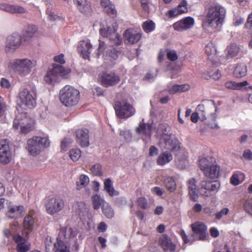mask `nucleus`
Returning a JSON list of instances; mask_svg holds the SVG:
<instances>
[{"label":"nucleus","mask_w":252,"mask_h":252,"mask_svg":"<svg viewBox=\"0 0 252 252\" xmlns=\"http://www.w3.org/2000/svg\"><path fill=\"white\" fill-rule=\"evenodd\" d=\"M226 11L219 4L210 6L206 16V22L212 27L221 26L225 17Z\"/></svg>","instance_id":"1"},{"label":"nucleus","mask_w":252,"mask_h":252,"mask_svg":"<svg viewBox=\"0 0 252 252\" xmlns=\"http://www.w3.org/2000/svg\"><path fill=\"white\" fill-rule=\"evenodd\" d=\"M59 97L63 105L66 107L74 106L80 100V92L74 87L66 85L60 91Z\"/></svg>","instance_id":"2"},{"label":"nucleus","mask_w":252,"mask_h":252,"mask_svg":"<svg viewBox=\"0 0 252 252\" xmlns=\"http://www.w3.org/2000/svg\"><path fill=\"white\" fill-rule=\"evenodd\" d=\"M199 165L201 170L206 177L210 179L218 178L220 167L217 164L214 158H203L199 159Z\"/></svg>","instance_id":"3"},{"label":"nucleus","mask_w":252,"mask_h":252,"mask_svg":"<svg viewBox=\"0 0 252 252\" xmlns=\"http://www.w3.org/2000/svg\"><path fill=\"white\" fill-rule=\"evenodd\" d=\"M70 72V69L69 68L54 63L52 68L47 71L44 77V80L47 83L53 84L59 82L61 78H67Z\"/></svg>","instance_id":"4"},{"label":"nucleus","mask_w":252,"mask_h":252,"mask_svg":"<svg viewBox=\"0 0 252 252\" xmlns=\"http://www.w3.org/2000/svg\"><path fill=\"white\" fill-rule=\"evenodd\" d=\"M50 145V141L48 138L34 136L27 141V149L29 153L35 156L38 155L41 150Z\"/></svg>","instance_id":"5"},{"label":"nucleus","mask_w":252,"mask_h":252,"mask_svg":"<svg viewBox=\"0 0 252 252\" xmlns=\"http://www.w3.org/2000/svg\"><path fill=\"white\" fill-rule=\"evenodd\" d=\"M32 61L28 59H14L10 61L8 67L21 76L29 74L32 67Z\"/></svg>","instance_id":"6"},{"label":"nucleus","mask_w":252,"mask_h":252,"mask_svg":"<svg viewBox=\"0 0 252 252\" xmlns=\"http://www.w3.org/2000/svg\"><path fill=\"white\" fill-rule=\"evenodd\" d=\"M191 227L194 234L189 238L187 235L184 230H181L180 232V234L185 243L191 244L194 241L195 239L193 238L194 235H198L199 239L201 240H203L205 238L207 227L204 224L198 221L191 224Z\"/></svg>","instance_id":"7"},{"label":"nucleus","mask_w":252,"mask_h":252,"mask_svg":"<svg viewBox=\"0 0 252 252\" xmlns=\"http://www.w3.org/2000/svg\"><path fill=\"white\" fill-rule=\"evenodd\" d=\"M116 116L120 119L128 118L135 112V109L127 101H116L114 106Z\"/></svg>","instance_id":"8"},{"label":"nucleus","mask_w":252,"mask_h":252,"mask_svg":"<svg viewBox=\"0 0 252 252\" xmlns=\"http://www.w3.org/2000/svg\"><path fill=\"white\" fill-rule=\"evenodd\" d=\"M33 120L23 114L20 116H17L13 121V128L18 129L21 128V133L27 134L33 129Z\"/></svg>","instance_id":"9"},{"label":"nucleus","mask_w":252,"mask_h":252,"mask_svg":"<svg viewBox=\"0 0 252 252\" xmlns=\"http://www.w3.org/2000/svg\"><path fill=\"white\" fill-rule=\"evenodd\" d=\"M19 98L22 105L29 109L34 108L36 104V94L33 90L32 92L24 89L19 93Z\"/></svg>","instance_id":"10"},{"label":"nucleus","mask_w":252,"mask_h":252,"mask_svg":"<svg viewBox=\"0 0 252 252\" xmlns=\"http://www.w3.org/2000/svg\"><path fill=\"white\" fill-rule=\"evenodd\" d=\"M220 184L217 181H203L199 189V193L204 196H210L217 192Z\"/></svg>","instance_id":"11"},{"label":"nucleus","mask_w":252,"mask_h":252,"mask_svg":"<svg viewBox=\"0 0 252 252\" xmlns=\"http://www.w3.org/2000/svg\"><path fill=\"white\" fill-rule=\"evenodd\" d=\"M12 158V153L10 150L7 140H2L0 142V162L3 164L9 163Z\"/></svg>","instance_id":"12"},{"label":"nucleus","mask_w":252,"mask_h":252,"mask_svg":"<svg viewBox=\"0 0 252 252\" xmlns=\"http://www.w3.org/2000/svg\"><path fill=\"white\" fill-rule=\"evenodd\" d=\"M100 80L103 86L108 87L119 83L120 81V77L114 72H105L101 74Z\"/></svg>","instance_id":"13"},{"label":"nucleus","mask_w":252,"mask_h":252,"mask_svg":"<svg viewBox=\"0 0 252 252\" xmlns=\"http://www.w3.org/2000/svg\"><path fill=\"white\" fill-rule=\"evenodd\" d=\"M22 36L17 32L9 35L6 39L5 51L11 52L17 49L22 42Z\"/></svg>","instance_id":"14"},{"label":"nucleus","mask_w":252,"mask_h":252,"mask_svg":"<svg viewBox=\"0 0 252 252\" xmlns=\"http://www.w3.org/2000/svg\"><path fill=\"white\" fill-rule=\"evenodd\" d=\"M194 19L190 16L183 18L173 25V27L175 31L182 32L188 30L194 25Z\"/></svg>","instance_id":"15"},{"label":"nucleus","mask_w":252,"mask_h":252,"mask_svg":"<svg viewBox=\"0 0 252 252\" xmlns=\"http://www.w3.org/2000/svg\"><path fill=\"white\" fill-rule=\"evenodd\" d=\"M89 131L87 128H78L75 131L76 141L82 147H88L89 142Z\"/></svg>","instance_id":"16"},{"label":"nucleus","mask_w":252,"mask_h":252,"mask_svg":"<svg viewBox=\"0 0 252 252\" xmlns=\"http://www.w3.org/2000/svg\"><path fill=\"white\" fill-rule=\"evenodd\" d=\"M92 45L89 39L80 41L77 47V50L82 57L85 60L90 59V54Z\"/></svg>","instance_id":"17"},{"label":"nucleus","mask_w":252,"mask_h":252,"mask_svg":"<svg viewBox=\"0 0 252 252\" xmlns=\"http://www.w3.org/2000/svg\"><path fill=\"white\" fill-rule=\"evenodd\" d=\"M142 34L140 32H136L133 29L126 30L124 33L125 40L128 43L133 44L138 42L141 39Z\"/></svg>","instance_id":"18"},{"label":"nucleus","mask_w":252,"mask_h":252,"mask_svg":"<svg viewBox=\"0 0 252 252\" xmlns=\"http://www.w3.org/2000/svg\"><path fill=\"white\" fill-rule=\"evenodd\" d=\"M187 2L186 0H183L178 6L171 10H168L166 13V15L169 18H175L178 15L187 12Z\"/></svg>","instance_id":"19"},{"label":"nucleus","mask_w":252,"mask_h":252,"mask_svg":"<svg viewBox=\"0 0 252 252\" xmlns=\"http://www.w3.org/2000/svg\"><path fill=\"white\" fill-rule=\"evenodd\" d=\"M212 103L211 104H208L206 106L204 104H199L196 108L197 113L200 115V117H202V120L203 121L206 119L207 117L212 114L209 110L210 109H214L215 111H216L217 107H216L214 101H212Z\"/></svg>","instance_id":"20"},{"label":"nucleus","mask_w":252,"mask_h":252,"mask_svg":"<svg viewBox=\"0 0 252 252\" xmlns=\"http://www.w3.org/2000/svg\"><path fill=\"white\" fill-rule=\"evenodd\" d=\"M160 141L164 143L165 148L171 152L178 151L181 148V143L176 138H171V136L168 137L165 136V137Z\"/></svg>","instance_id":"21"},{"label":"nucleus","mask_w":252,"mask_h":252,"mask_svg":"<svg viewBox=\"0 0 252 252\" xmlns=\"http://www.w3.org/2000/svg\"><path fill=\"white\" fill-rule=\"evenodd\" d=\"M13 239L17 244L16 249L18 252H28L30 249V245L25 238L19 235L13 236Z\"/></svg>","instance_id":"22"},{"label":"nucleus","mask_w":252,"mask_h":252,"mask_svg":"<svg viewBox=\"0 0 252 252\" xmlns=\"http://www.w3.org/2000/svg\"><path fill=\"white\" fill-rule=\"evenodd\" d=\"M100 5L104 12L108 16L112 18H115L117 16V12L115 5L109 0H101Z\"/></svg>","instance_id":"23"},{"label":"nucleus","mask_w":252,"mask_h":252,"mask_svg":"<svg viewBox=\"0 0 252 252\" xmlns=\"http://www.w3.org/2000/svg\"><path fill=\"white\" fill-rule=\"evenodd\" d=\"M143 121V119L142 121L139 123V126L136 129V132L138 134H142L150 138L152 132V124L144 123Z\"/></svg>","instance_id":"24"},{"label":"nucleus","mask_w":252,"mask_h":252,"mask_svg":"<svg viewBox=\"0 0 252 252\" xmlns=\"http://www.w3.org/2000/svg\"><path fill=\"white\" fill-rule=\"evenodd\" d=\"M0 9L12 14L26 12V10L22 6L5 3L0 4Z\"/></svg>","instance_id":"25"},{"label":"nucleus","mask_w":252,"mask_h":252,"mask_svg":"<svg viewBox=\"0 0 252 252\" xmlns=\"http://www.w3.org/2000/svg\"><path fill=\"white\" fill-rule=\"evenodd\" d=\"M37 31V28L33 25H28L24 29L22 37L25 42H29Z\"/></svg>","instance_id":"26"},{"label":"nucleus","mask_w":252,"mask_h":252,"mask_svg":"<svg viewBox=\"0 0 252 252\" xmlns=\"http://www.w3.org/2000/svg\"><path fill=\"white\" fill-rule=\"evenodd\" d=\"M189 194L191 199L196 201L198 198L197 181L194 178H191L188 181Z\"/></svg>","instance_id":"27"},{"label":"nucleus","mask_w":252,"mask_h":252,"mask_svg":"<svg viewBox=\"0 0 252 252\" xmlns=\"http://www.w3.org/2000/svg\"><path fill=\"white\" fill-rule=\"evenodd\" d=\"M159 244L165 252H174L176 246L167 236H162L159 240Z\"/></svg>","instance_id":"28"},{"label":"nucleus","mask_w":252,"mask_h":252,"mask_svg":"<svg viewBox=\"0 0 252 252\" xmlns=\"http://www.w3.org/2000/svg\"><path fill=\"white\" fill-rule=\"evenodd\" d=\"M77 4V8L85 15H90L93 11L91 2L88 0H75Z\"/></svg>","instance_id":"29"},{"label":"nucleus","mask_w":252,"mask_h":252,"mask_svg":"<svg viewBox=\"0 0 252 252\" xmlns=\"http://www.w3.org/2000/svg\"><path fill=\"white\" fill-rule=\"evenodd\" d=\"M170 129V126L167 124H160L158 126L157 132L160 140H162L165 136L168 137L171 136Z\"/></svg>","instance_id":"30"},{"label":"nucleus","mask_w":252,"mask_h":252,"mask_svg":"<svg viewBox=\"0 0 252 252\" xmlns=\"http://www.w3.org/2000/svg\"><path fill=\"white\" fill-rule=\"evenodd\" d=\"M107 30L110 40H112L115 45H120L122 43V41L121 36L117 32L115 26L109 27L107 28Z\"/></svg>","instance_id":"31"},{"label":"nucleus","mask_w":252,"mask_h":252,"mask_svg":"<svg viewBox=\"0 0 252 252\" xmlns=\"http://www.w3.org/2000/svg\"><path fill=\"white\" fill-rule=\"evenodd\" d=\"M24 211L23 206H10L6 215L10 218L20 217Z\"/></svg>","instance_id":"32"},{"label":"nucleus","mask_w":252,"mask_h":252,"mask_svg":"<svg viewBox=\"0 0 252 252\" xmlns=\"http://www.w3.org/2000/svg\"><path fill=\"white\" fill-rule=\"evenodd\" d=\"M34 226V220L31 216L27 215L23 222V233L28 235L33 230Z\"/></svg>","instance_id":"33"},{"label":"nucleus","mask_w":252,"mask_h":252,"mask_svg":"<svg viewBox=\"0 0 252 252\" xmlns=\"http://www.w3.org/2000/svg\"><path fill=\"white\" fill-rule=\"evenodd\" d=\"M172 159V156L169 152L165 151L161 153L157 159V163L163 166L169 163Z\"/></svg>","instance_id":"34"},{"label":"nucleus","mask_w":252,"mask_h":252,"mask_svg":"<svg viewBox=\"0 0 252 252\" xmlns=\"http://www.w3.org/2000/svg\"><path fill=\"white\" fill-rule=\"evenodd\" d=\"M163 182L166 189L169 191L173 192L176 189L177 185L173 177L164 176L163 178Z\"/></svg>","instance_id":"35"},{"label":"nucleus","mask_w":252,"mask_h":252,"mask_svg":"<svg viewBox=\"0 0 252 252\" xmlns=\"http://www.w3.org/2000/svg\"><path fill=\"white\" fill-rule=\"evenodd\" d=\"M247 73V66L244 63L237 64L234 70V75L236 78H242L245 76Z\"/></svg>","instance_id":"36"},{"label":"nucleus","mask_w":252,"mask_h":252,"mask_svg":"<svg viewBox=\"0 0 252 252\" xmlns=\"http://www.w3.org/2000/svg\"><path fill=\"white\" fill-rule=\"evenodd\" d=\"M248 85L247 81L237 83L233 81H228L225 83L224 86L228 89L240 90Z\"/></svg>","instance_id":"37"},{"label":"nucleus","mask_w":252,"mask_h":252,"mask_svg":"<svg viewBox=\"0 0 252 252\" xmlns=\"http://www.w3.org/2000/svg\"><path fill=\"white\" fill-rule=\"evenodd\" d=\"M104 190L111 196H117L119 192L116 191L113 187V183L110 178H107L104 182Z\"/></svg>","instance_id":"38"},{"label":"nucleus","mask_w":252,"mask_h":252,"mask_svg":"<svg viewBox=\"0 0 252 252\" xmlns=\"http://www.w3.org/2000/svg\"><path fill=\"white\" fill-rule=\"evenodd\" d=\"M190 88V86L188 84L182 85H174L169 90V93L171 94H174L176 93H182L189 90Z\"/></svg>","instance_id":"39"},{"label":"nucleus","mask_w":252,"mask_h":252,"mask_svg":"<svg viewBox=\"0 0 252 252\" xmlns=\"http://www.w3.org/2000/svg\"><path fill=\"white\" fill-rule=\"evenodd\" d=\"M89 183V177L84 174H82L80 176L79 181L76 182L77 189H80L87 186Z\"/></svg>","instance_id":"40"},{"label":"nucleus","mask_w":252,"mask_h":252,"mask_svg":"<svg viewBox=\"0 0 252 252\" xmlns=\"http://www.w3.org/2000/svg\"><path fill=\"white\" fill-rule=\"evenodd\" d=\"M244 174L241 172H236L233 174L230 178V183L234 185L237 186L241 183L240 179L243 180Z\"/></svg>","instance_id":"41"},{"label":"nucleus","mask_w":252,"mask_h":252,"mask_svg":"<svg viewBox=\"0 0 252 252\" xmlns=\"http://www.w3.org/2000/svg\"><path fill=\"white\" fill-rule=\"evenodd\" d=\"M56 249V252H70L69 248L62 241L57 239V242L54 244Z\"/></svg>","instance_id":"42"},{"label":"nucleus","mask_w":252,"mask_h":252,"mask_svg":"<svg viewBox=\"0 0 252 252\" xmlns=\"http://www.w3.org/2000/svg\"><path fill=\"white\" fill-rule=\"evenodd\" d=\"M142 27L145 32L149 33L155 30V24L152 20H147L143 23Z\"/></svg>","instance_id":"43"},{"label":"nucleus","mask_w":252,"mask_h":252,"mask_svg":"<svg viewBox=\"0 0 252 252\" xmlns=\"http://www.w3.org/2000/svg\"><path fill=\"white\" fill-rule=\"evenodd\" d=\"M221 76V74L219 70H216L213 74L211 72H206L203 74V77L206 80L212 79L214 80H218Z\"/></svg>","instance_id":"44"},{"label":"nucleus","mask_w":252,"mask_h":252,"mask_svg":"<svg viewBox=\"0 0 252 252\" xmlns=\"http://www.w3.org/2000/svg\"><path fill=\"white\" fill-rule=\"evenodd\" d=\"M81 156V151L79 149H72L69 152V157L73 161H77Z\"/></svg>","instance_id":"45"},{"label":"nucleus","mask_w":252,"mask_h":252,"mask_svg":"<svg viewBox=\"0 0 252 252\" xmlns=\"http://www.w3.org/2000/svg\"><path fill=\"white\" fill-rule=\"evenodd\" d=\"M239 51V49L236 45L232 44L227 47V54L230 57L236 56Z\"/></svg>","instance_id":"46"},{"label":"nucleus","mask_w":252,"mask_h":252,"mask_svg":"<svg viewBox=\"0 0 252 252\" xmlns=\"http://www.w3.org/2000/svg\"><path fill=\"white\" fill-rule=\"evenodd\" d=\"M91 171L94 176H101L102 175L101 165L100 164H95L91 168Z\"/></svg>","instance_id":"47"},{"label":"nucleus","mask_w":252,"mask_h":252,"mask_svg":"<svg viewBox=\"0 0 252 252\" xmlns=\"http://www.w3.org/2000/svg\"><path fill=\"white\" fill-rule=\"evenodd\" d=\"M102 210L104 215L107 218L111 219L113 217L114 214V211L110 206H102Z\"/></svg>","instance_id":"48"},{"label":"nucleus","mask_w":252,"mask_h":252,"mask_svg":"<svg viewBox=\"0 0 252 252\" xmlns=\"http://www.w3.org/2000/svg\"><path fill=\"white\" fill-rule=\"evenodd\" d=\"M167 58L171 61H175L178 59V56L177 52L175 50H170L168 49H166Z\"/></svg>","instance_id":"49"},{"label":"nucleus","mask_w":252,"mask_h":252,"mask_svg":"<svg viewBox=\"0 0 252 252\" xmlns=\"http://www.w3.org/2000/svg\"><path fill=\"white\" fill-rule=\"evenodd\" d=\"M61 206H47L46 210L48 213L53 215L61 210Z\"/></svg>","instance_id":"50"},{"label":"nucleus","mask_w":252,"mask_h":252,"mask_svg":"<svg viewBox=\"0 0 252 252\" xmlns=\"http://www.w3.org/2000/svg\"><path fill=\"white\" fill-rule=\"evenodd\" d=\"M205 52L209 56L216 53V50L212 43H208L205 47Z\"/></svg>","instance_id":"51"},{"label":"nucleus","mask_w":252,"mask_h":252,"mask_svg":"<svg viewBox=\"0 0 252 252\" xmlns=\"http://www.w3.org/2000/svg\"><path fill=\"white\" fill-rule=\"evenodd\" d=\"M93 205H103L104 200L97 194L93 195L92 197Z\"/></svg>","instance_id":"52"},{"label":"nucleus","mask_w":252,"mask_h":252,"mask_svg":"<svg viewBox=\"0 0 252 252\" xmlns=\"http://www.w3.org/2000/svg\"><path fill=\"white\" fill-rule=\"evenodd\" d=\"M52 201L51 203L54 204V205H63L64 202L63 199L60 196H55L50 199Z\"/></svg>","instance_id":"53"},{"label":"nucleus","mask_w":252,"mask_h":252,"mask_svg":"<svg viewBox=\"0 0 252 252\" xmlns=\"http://www.w3.org/2000/svg\"><path fill=\"white\" fill-rule=\"evenodd\" d=\"M229 212V209L227 208H223L220 212L216 214V219L220 220L223 216L227 215Z\"/></svg>","instance_id":"54"},{"label":"nucleus","mask_w":252,"mask_h":252,"mask_svg":"<svg viewBox=\"0 0 252 252\" xmlns=\"http://www.w3.org/2000/svg\"><path fill=\"white\" fill-rule=\"evenodd\" d=\"M54 61L58 63L61 64H64L65 63V60L64 59V55L63 54H60L59 55L55 56L54 58Z\"/></svg>","instance_id":"55"},{"label":"nucleus","mask_w":252,"mask_h":252,"mask_svg":"<svg viewBox=\"0 0 252 252\" xmlns=\"http://www.w3.org/2000/svg\"><path fill=\"white\" fill-rule=\"evenodd\" d=\"M0 85L2 88L7 89H9L11 86L9 81L4 78H2L1 79L0 81Z\"/></svg>","instance_id":"56"},{"label":"nucleus","mask_w":252,"mask_h":252,"mask_svg":"<svg viewBox=\"0 0 252 252\" xmlns=\"http://www.w3.org/2000/svg\"><path fill=\"white\" fill-rule=\"evenodd\" d=\"M245 27L252 30V13L249 15Z\"/></svg>","instance_id":"57"},{"label":"nucleus","mask_w":252,"mask_h":252,"mask_svg":"<svg viewBox=\"0 0 252 252\" xmlns=\"http://www.w3.org/2000/svg\"><path fill=\"white\" fill-rule=\"evenodd\" d=\"M158 149L154 146H151L149 149V155L150 156L157 155Z\"/></svg>","instance_id":"58"},{"label":"nucleus","mask_w":252,"mask_h":252,"mask_svg":"<svg viewBox=\"0 0 252 252\" xmlns=\"http://www.w3.org/2000/svg\"><path fill=\"white\" fill-rule=\"evenodd\" d=\"M243 156L246 159L252 160V153L250 150H245L243 153Z\"/></svg>","instance_id":"59"},{"label":"nucleus","mask_w":252,"mask_h":252,"mask_svg":"<svg viewBox=\"0 0 252 252\" xmlns=\"http://www.w3.org/2000/svg\"><path fill=\"white\" fill-rule=\"evenodd\" d=\"M99 47L98 48V52H97V55L99 56L102 52H103V51L105 49V43L103 41H101L100 40L99 41Z\"/></svg>","instance_id":"60"},{"label":"nucleus","mask_w":252,"mask_h":252,"mask_svg":"<svg viewBox=\"0 0 252 252\" xmlns=\"http://www.w3.org/2000/svg\"><path fill=\"white\" fill-rule=\"evenodd\" d=\"M210 232L211 234V235L213 237H217L219 236L220 233L218 230L215 228L212 227L210 229Z\"/></svg>","instance_id":"61"},{"label":"nucleus","mask_w":252,"mask_h":252,"mask_svg":"<svg viewBox=\"0 0 252 252\" xmlns=\"http://www.w3.org/2000/svg\"><path fill=\"white\" fill-rule=\"evenodd\" d=\"M153 191L156 194L160 196L163 194L162 189L158 187H155L153 189Z\"/></svg>","instance_id":"62"},{"label":"nucleus","mask_w":252,"mask_h":252,"mask_svg":"<svg viewBox=\"0 0 252 252\" xmlns=\"http://www.w3.org/2000/svg\"><path fill=\"white\" fill-rule=\"evenodd\" d=\"M199 116H200V115L198 113H197V112L193 113L191 115V117H190L191 121L193 123H196L198 121V118L199 117L201 118Z\"/></svg>","instance_id":"63"},{"label":"nucleus","mask_w":252,"mask_h":252,"mask_svg":"<svg viewBox=\"0 0 252 252\" xmlns=\"http://www.w3.org/2000/svg\"><path fill=\"white\" fill-rule=\"evenodd\" d=\"M107 225L104 222H101L98 226L99 231L104 232L106 230Z\"/></svg>","instance_id":"64"}]
</instances>
